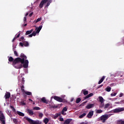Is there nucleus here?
<instances>
[{"mask_svg":"<svg viewBox=\"0 0 124 124\" xmlns=\"http://www.w3.org/2000/svg\"><path fill=\"white\" fill-rule=\"evenodd\" d=\"M8 61L12 62V65L16 69H21L23 67V64L24 68H27L29 66V61L27 60V56L24 53H21L20 57L15 60L12 57H10Z\"/></svg>","mask_w":124,"mask_h":124,"instance_id":"obj_1","label":"nucleus"},{"mask_svg":"<svg viewBox=\"0 0 124 124\" xmlns=\"http://www.w3.org/2000/svg\"><path fill=\"white\" fill-rule=\"evenodd\" d=\"M25 118L26 121H28L31 124H41V122L39 120L34 121L28 117H25Z\"/></svg>","mask_w":124,"mask_h":124,"instance_id":"obj_2","label":"nucleus"},{"mask_svg":"<svg viewBox=\"0 0 124 124\" xmlns=\"http://www.w3.org/2000/svg\"><path fill=\"white\" fill-rule=\"evenodd\" d=\"M0 123L1 124H5V116L1 110H0Z\"/></svg>","mask_w":124,"mask_h":124,"instance_id":"obj_3","label":"nucleus"},{"mask_svg":"<svg viewBox=\"0 0 124 124\" xmlns=\"http://www.w3.org/2000/svg\"><path fill=\"white\" fill-rule=\"evenodd\" d=\"M108 118L109 115L108 114L103 115L100 117V121H101L103 123H104Z\"/></svg>","mask_w":124,"mask_h":124,"instance_id":"obj_4","label":"nucleus"},{"mask_svg":"<svg viewBox=\"0 0 124 124\" xmlns=\"http://www.w3.org/2000/svg\"><path fill=\"white\" fill-rule=\"evenodd\" d=\"M123 111H124V108H118L111 110V113L117 114L118 113L123 112Z\"/></svg>","mask_w":124,"mask_h":124,"instance_id":"obj_5","label":"nucleus"},{"mask_svg":"<svg viewBox=\"0 0 124 124\" xmlns=\"http://www.w3.org/2000/svg\"><path fill=\"white\" fill-rule=\"evenodd\" d=\"M53 98L54 99H55V100H56V101H58V102H63V99H62V98L60 97L59 96H54Z\"/></svg>","mask_w":124,"mask_h":124,"instance_id":"obj_6","label":"nucleus"},{"mask_svg":"<svg viewBox=\"0 0 124 124\" xmlns=\"http://www.w3.org/2000/svg\"><path fill=\"white\" fill-rule=\"evenodd\" d=\"M47 1H49V0H42L39 5V8H42V7H43V5H44V4H45Z\"/></svg>","mask_w":124,"mask_h":124,"instance_id":"obj_7","label":"nucleus"},{"mask_svg":"<svg viewBox=\"0 0 124 124\" xmlns=\"http://www.w3.org/2000/svg\"><path fill=\"white\" fill-rule=\"evenodd\" d=\"M10 96H11V94L10 93V92H6L5 95L4 96L5 99H8V98H10Z\"/></svg>","mask_w":124,"mask_h":124,"instance_id":"obj_8","label":"nucleus"},{"mask_svg":"<svg viewBox=\"0 0 124 124\" xmlns=\"http://www.w3.org/2000/svg\"><path fill=\"white\" fill-rule=\"evenodd\" d=\"M93 116V111H90L89 112V113L88 114V115H87V117L88 118V119H91L92 118V117Z\"/></svg>","mask_w":124,"mask_h":124,"instance_id":"obj_9","label":"nucleus"},{"mask_svg":"<svg viewBox=\"0 0 124 124\" xmlns=\"http://www.w3.org/2000/svg\"><path fill=\"white\" fill-rule=\"evenodd\" d=\"M27 112L30 116H32L34 114V113H33V111H32L31 109H27Z\"/></svg>","mask_w":124,"mask_h":124,"instance_id":"obj_10","label":"nucleus"},{"mask_svg":"<svg viewBox=\"0 0 124 124\" xmlns=\"http://www.w3.org/2000/svg\"><path fill=\"white\" fill-rule=\"evenodd\" d=\"M41 100L42 102H43V103H46V104H48V103H49V101L46 100V98L45 97H42L41 99Z\"/></svg>","mask_w":124,"mask_h":124,"instance_id":"obj_11","label":"nucleus"},{"mask_svg":"<svg viewBox=\"0 0 124 124\" xmlns=\"http://www.w3.org/2000/svg\"><path fill=\"white\" fill-rule=\"evenodd\" d=\"M93 106H94V104H89L86 107V109H91L93 108Z\"/></svg>","mask_w":124,"mask_h":124,"instance_id":"obj_12","label":"nucleus"},{"mask_svg":"<svg viewBox=\"0 0 124 124\" xmlns=\"http://www.w3.org/2000/svg\"><path fill=\"white\" fill-rule=\"evenodd\" d=\"M41 29H42V26H40L38 28L36 27L35 31L37 33H39L40 31H41Z\"/></svg>","mask_w":124,"mask_h":124,"instance_id":"obj_13","label":"nucleus"},{"mask_svg":"<svg viewBox=\"0 0 124 124\" xmlns=\"http://www.w3.org/2000/svg\"><path fill=\"white\" fill-rule=\"evenodd\" d=\"M93 96V93H91L89 94L86 95L85 97H84V99H87V98H90V97H92V96Z\"/></svg>","mask_w":124,"mask_h":124,"instance_id":"obj_14","label":"nucleus"},{"mask_svg":"<svg viewBox=\"0 0 124 124\" xmlns=\"http://www.w3.org/2000/svg\"><path fill=\"white\" fill-rule=\"evenodd\" d=\"M71 121H72V119H67L66 120H65L63 124H70Z\"/></svg>","mask_w":124,"mask_h":124,"instance_id":"obj_15","label":"nucleus"},{"mask_svg":"<svg viewBox=\"0 0 124 124\" xmlns=\"http://www.w3.org/2000/svg\"><path fill=\"white\" fill-rule=\"evenodd\" d=\"M81 93H83L84 95H87L89 93V91L86 90V89L82 90Z\"/></svg>","mask_w":124,"mask_h":124,"instance_id":"obj_16","label":"nucleus"},{"mask_svg":"<svg viewBox=\"0 0 124 124\" xmlns=\"http://www.w3.org/2000/svg\"><path fill=\"white\" fill-rule=\"evenodd\" d=\"M33 31V29H31L30 31H27L26 32L25 35H29V34H31V32H32Z\"/></svg>","mask_w":124,"mask_h":124,"instance_id":"obj_17","label":"nucleus"},{"mask_svg":"<svg viewBox=\"0 0 124 124\" xmlns=\"http://www.w3.org/2000/svg\"><path fill=\"white\" fill-rule=\"evenodd\" d=\"M66 111H67V107H64V108H63L61 113L62 115H64V112H66Z\"/></svg>","mask_w":124,"mask_h":124,"instance_id":"obj_18","label":"nucleus"},{"mask_svg":"<svg viewBox=\"0 0 124 124\" xmlns=\"http://www.w3.org/2000/svg\"><path fill=\"white\" fill-rule=\"evenodd\" d=\"M16 113L18 114V115H19V116H20L21 117H24L25 116V114L21 111H17Z\"/></svg>","mask_w":124,"mask_h":124,"instance_id":"obj_19","label":"nucleus"},{"mask_svg":"<svg viewBox=\"0 0 124 124\" xmlns=\"http://www.w3.org/2000/svg\"><path fill=\"white\" fill-rule=\"evenodd\" d=\"M23 43L24 44V46H25V47H29L30 44H29V42L24 41V42H23Z\"/></svg>","mask_w":124,"mask_h":124,"instance_id":"obj_20","label":"nucleus"},{"mask_svg":"<svg viewBox=\"0 0 124 124\" xmlns=\"http://www.w3.org/2000/svg\"><path fill=\"white\" fill-rule=\"evenodd\" d=\"M104 79H105V76H103L102 78L100 79V80L98 82V84H101L103 81H104Z\"/></svg>","mask_w":124,"mask_h":124,"instance_id":"obj_21","label":"nucleus"},{"mask_svg":"<svg viewBox=\"0 0 124 124\" xmlns=\"http://www.w3.org/2000/svg\"><path fill=\"white\" fill-rule=\"evenodd\" d=\"M20 88H21V92L23 93L24 92H25V86H24V84H21V86H20Z\"/></svg>","mask_w":124,"mask_h":124,"instance_id":"obj_22","label":"nucleus"},{"mask_svg":"<svg viewBox=\"0 0 124 124\" xmlns=\"http://www.w3.org/2000/svg\"><path fill=\"white\" fill-rule=\"evenodd\" d=\"M99 102L100 103L104 102L105 101V100H104V99L103 98V97H102V96H99Z\"/></svg>","mask_w":124,"mask_h":124,"instance_id":"obj_23","label":"nucleus"},{"mask_svg":"<svg viewBox=\"0 0 124 124\" xmlns=\"http://www.w3.org/2000/svg\"><path fill=\"white\" fill-rule=\"evenodd\" d=\"M23 93H25V94H27V95H32L31 92L28 91H24Z\"/></svg>","mask_w":124,"mask_h":124,"instance_id":"obj_24","label":"nucleus"},{"mask_svg":"<svg viewBox=\"0 0 124 124\" xmlns=\"http://www.w3.org/2000/svg\"><path fill=\"white\" fill-rule=\"evenodd\" d=\"M110 107V104L107 103L105 105L104 109H106L107 108H109Z\"/></svg>","mask_w":124,"mask_h":124,"instance_id":"obj_25","label":"nucleus"},{"mask_svg":"<svg viewBox=\"0 0 124 124\" xmlns=\"http://www.w3.org/2000/svg\"><path fill=\"white\" fill-rule=\"evenodd\" d=\"M111 87L108 86L106 89H105V91H106V92H108L109 93V92H111Z\"/></svg>","mask_w":124,"mask_h":124,"instance_id":"obj_26","label":"nucleus"},{"mask_svg":"<svg viewBox=\"0 0 124 124\" xmlns=\"http://www.w3.org/2000/svg\"><path fill=\"white\" fill-rule=\"evenodd\" d=\"M86 115H87V113H83L82 114L80 115L79 116V119H82V118H84V117H85V116H86Z\"/></svg>","mask_w":124,"mask_h":124,"instance_id":"obj_27","label":"nucleus"},{"mask_svg":"<svg viewBox=\"0 0 124 124\" xmlns=\"http://www.w3.org/2000/svg\"><path fill=\"white\" fill-rule=\"evenodd\" d=\"M42 20L41 17L38 18L36 20H34V23L36 24V23H38V22H40Z\"/></svg>","mask_w":124,"mask_h":124,"instance_id":"obj_28","label":"nucleus"},{"mask_svg":"<svg viewBox=\"0 0 124 124\" xmlns=\"http://www.w3.org/2000/svg\"><path fill=\"white\" fill-rule=\"evenodd\" d=\"M102 112H103V111L101 109H98L96 111V113L97 114H101V113H102Z\"/></svg>","mask_w":124,"mask_h":124,"instance_id":"obj_29","label":"nucleus"},{"mask_svg":"<svg viewBox=\"0 0 124 124\" xmlns=\"http://www.w3.org/2000/svg\"><path fill=\"white\" fill-rule=\"evenodd\" d=\"M44 122L45 124H48L49 122V119L48 118H45L44 120Z\"/></svg>","mask_w":124,"mask_h":124,"instance_id":"obj_30","label":"nucleus"},{"mask_svg":"<svg viewBox=\"0 0 124 124\" xmlns=\"http://www.w3.org/2000/svg\"><path fill=\"white\" fill-rule=\"evenodd\" d=\"M105 107L104 102L100 103V104L99 106L100 108H103V107Z\"/></svg>","mask_w":124,"mask_h":124,"instance_id":"obj_31","label":"nucleus"},{"mask_svg":"<svg viewBox=\"0 0 124 124\" xmlns=\"http://www.w3.org/2000/svg\"><path fill=\"white\" fill-rule=\"evenodd\" d=\"M10 107L11 109H12V111H13V112H16V109H15V108H14V107H13V106H10Z\"/></svg>","mask_w":124,"mask_h":124,"instance_id":"obj_32","label":"nucleus"},{"mask_svg":"<svg viewBox=\"0 0 124 124\" xmlns=\"http://www.w3.org/2000/svg\"><path fill=\"white\" fill-rule=\"evenodd\" d=\"M25 40H26V39H25V38H24V37H21L19 39V41H21L22 42H24Z\"/></svg>","mask_w":124,"mask_h":124,"instance_id":"obj_33","label":"nucleus"},{"mask_svg":"<svg viewBox=\"0 0 124 124\" xmlns=\"http://www.w3.org/2000/svg\"><path fill=\"white\" fill-rule=\"evenodd\" d=\"M39 117L40 119H42V117H43V113L42 112H39Z\"/></svg>","mask_w":124,"mask_h":124,"instance_id":"obj_34","label":"nucleus"},{"mask_svg":"<svg viewBox=\"0 0 124 124\" xmlns=\"http://www.w3.org/2000/svg\"><path fill=\"white\" fill-rule=\"evenodd\" d=\"M33 110H40V108H39V107H35L33 108Z\"/></svg>","mask_w":124,"mask_h":124,"instance_id":"obj_35","label":"nucleus"},{"mask_svg":"<svg viewBox=\"0 0 124 124\" xmlns=\"http://www.w3.org/2000/svg\"><path fill=\"white\" fill-rule=\"evenodd\" d=\"M81 101V98H78L76 100V103H79Z\"/></svg>","mask_w":124,"mask_h":124,"instance_id":"obj_36","label":"nucleus"},{"mask_svg":"<svg viewBox=\"0 0 124 124\" xmlns=\"http://www.w3.org/2000/svg\"><path fill=\"white\" fill-rule=\"evenodd\" d=\"M21 84L22 85H24V84H25V78H22V79H21Z\"/></svg>","mask_w":124,"mask_h":124,"instance_id":"obj_37","label":"nucleus"},{"mask_svg":"<svg viewBox=\"0 0 124 124\" xmlns=\"http://www.w3.org/2000/svg\"><path fill=\"white\" fill-rule=\"evenodd\" d=\"M20 105H22V106H26V103H25L24 101L20 102Z\"/></svg>","mask_w":124,"mask_h":124,"instance_id":"obj_38","label":"nucleus"},{"mask_svg":"<svg viewBox=\"0 0 124 124\" xmlns=\"http://www.w3.org/2000/svg\"><path fill=\"white\" fill-rule=\"evenodd\" d=\"M13 122L15 124H18V121H17V119H13Z\"/></svg>","mask_w":124,"mask_h":124,"instance_id":"obj_39","label":"nucleus"},{"mask_svg":"<svg viewBox=\"0 0 124 124\" xmlns=\"http://www.w3.org/2000/svg\"><path fill=\"white\" fill-rule=\"evenodd\" d=\"M36 33H37L36 31H33L31 34L33 36H35L36 35Z\"/></svg>","mask_w":124,"mask_h":124,"instance_id":"obj_40","label":"nucleus"},{"mask_svg":"<svg viewBox=\"0 0 124 124\" xmlns=\"http://www.w3.org/2000/svg\"><path fill=\"white\" fill-rule=\"evenodd\" d=\"M20 34H21V31H19V32H18V34L16 36V38H18V37H20Z\"/></svg>","mask_w":124,"mask_h":124,"instance_id":"obj_41","label":"nucleus"},{"mask_svg":"<svg viewBox=\"0 0 124 124\" xmlns=\"http://www.w3.org/2000/svg\"><path fill=\"white\" fill-rule=\"evenodd\" d=\"M14 55L16 56V57H18L19 55H18V52H17L16 51H14Z\"/></svg>","mask_w":124,"mask_h":124,"instance_id":"obj_42","label":"nucleus"},{"mask_svg":"<svg viewBox=\"0 0 124 124\" xmlns=\"http://www.w3.org/2000/svg\"><path fill=\"white\" fill-rule=\"evenodd\" d=\"M51 0H49V1L47 3V4L46 5V7H48V6H49V5H50V4L51 3Z\"/></svg>","mask_w":124,"mask_h":124,"instance_id":"obj_43","label":"nucleus"},{"mask_svg":"<svg viewBox=\"0 0 124 124\" xmlns=\"http://www.w3.org/2000/svg\"><path fill=\"white\" fill-rule=\"evenodd\" d=\"M23 21H24V23H27V17L26 16L24 17Z\"/></svg>","mask_w":124,"mask_h":124,"instance_id":"obj_44","label":"nucleus"},{"mask_svg":"<svg viewBox=\"0 0 124 124\" xmlns=\"http://www.w3.org/2000/svg\"><path fill=\"white\" fill-rule=\"evenodd\" d=\"M117 95V93H111L110 94L111 96H116V95Z\"/></svg>","mask_w":124,"mask_h":124,"instance_id":"obj_45","label":"nucleus"},{"mask_svg":"<svg viewBox=\"0 0 124 124\" xmlns=\"http://www.w3.org/2000/svg\"><path fill=\"white\" fill-rule=\"evenodd\" d=\"M19 45H20L21 47H24V43L20 42Z\"/></svg>","mask_w":124,"mask_h":124,"instance_id":"obj_46","label":"nucleus"},{"mask_svg":"<svg viewBox=\"0 0 124 124\" xmlns=\"http://www.w3.org/2000/svg\"><path fill=\"white\" fill-rule=\"evenodd\" d=\"M16 39H17V37H15L13 39L12 41V42H14V41H15V40H16Z\"/></svg>","mask_w":124,"mask_h":124,"instance_id":"obj_47","label":"nucleus"},{"mask_svg":"<svg viewBox=\"0 0 124 124\" xmlns=\"http://www.w3.org/2000/svg\"><path fill=\"white\" fill-rule=\"evenodd\" d=\"M59 121H60V122H63V119L61 117V118H60V119H59Z\"/></svg>","mask_w":124,"mask_h":124,"instance_id":"obj_48","label":"nucleus"},{"mask_svg":"<svg viewBox=\"0 0 124 124\" xmlns=\"http://www.w3.org/2000/svg\"><path fill=\"white\" fill-rule=\"evenodd\" d=\"M124 95V93H120L119 95V97H122Z\"/></svg>","mask_w":124,"mask_h":124,"instance_id":"obj_49","label":"nucleus"},{"mask_svg":"<svg viewBox=\"0 0 124 124\" xmlns=\"http://www.w3.org/2000/svg\"><path fill=\"white\" fill-rule=\"evenodd\" d=\"M33 14V12H32L31 14H30L29 15V17H31V16H32Z\"/></svg>","mask_w":124,"mask_h":124,"instance_id":"obj_50","label":"nucleus"},{"mask_svg":"<svg viewBox=\"0 0 124 124\" xmlns=\"http://www.w3.org/2000/svg\"><path fill=\"white\" fill-rule=\"evenodd\" d=\"M102 87H103V84H102L101 85H99L98 87V89H99V88H101Z\"/></svg>","mask_w":124,"mask_h":124,"instance_id":"obj_51","label":"nucleus"},{"mask_svg":"<svg viewBox=\"0 0 124 124\" xmlns=\"http://www.w3.org/2000/svg\"><path fill=\"white\" fill-rule=\"evenodd\" d=\"M32 34H31L30 35H28V37H32Z\"/></svg>","mask_w":124,"mask_h":124,"instance_id":"obj_52","label":"nucleus"},{"mask_svg":"<svg viewBox=\"0 0 124 124\" xmlns=\"http://www.w3.org/2000/svg\"><path fill=\"white\" fill-rule=\"evenodd\" d=\"M80 124H88V123H86V122H81Z\"/></svg>","mask_w":124,"mask_h":124,"instance_id":"obj_53","label":"nucleus"},{"mask_svg":"<svg viewBox=\"0 0 124 124\" xmlns=\"http://www.w3.org/2000/svg\"><path fill=\"white\" fill-rule=\"evenodd\" d=\"M27 24H23V25H22V27H27Z\"/></svg>","mask_w":124,"mask_h":124,"instance_id":"obj_54","label":"nucleus"},{"mask_svg":"<svg viewBox=\"0 0 124 124\" xmlns=\"http://www.w3.org/2000/svg\"><path fill=\"white\" fill-rule=\"evenodd\" d=\"M56 117H59V116H60V114H59V113H56Z\"/></svg>","mask_w":124,"mask_h":124,"instance_id":"obj_55","label":"nucleus"},{"mask_svg":"<svg viewBox=\"0 0 124 124\" xmlns=\"http://www.w3.org/2000/svg\"><path fill=\"white\" fill-rule=\"evenodd\" d=\"M28 15H29V13H27L25 15V17H27V16H28Z\"/></svg>","mask_w":124,"mask_h":124,"instance_id":"obj_56","label":"nucleus"},{"mask_svg":"<svg viewBox=\"0 0 124 124\" xmlns=\"http://www.w3.org/2000/svg\"><path fill=\"white\" fill-rule=\"evenodd\" d=\"M121 124H124V121H122Z\"/></svg>","mask_w":124,"mask_h":124,"instance_id":"obj_57","label":"nucleus"},{"mask_svg":"<svg viewBox=\"0 0 124 124\" xmlns=\"http://www.w3.org/2000/svg\"><path fill=\"white\" fill-rule=\"evenodd\" d=\"M87 102H88V101L83 102V104H85V103H87Z\"/></svg>","mask_w":124,"mask_h":124,"instance_id":"obj_58","label":"nucleus"},{"mask_svg":"<svg viewBox=\"0 0 124 124\" xmlns=\"http://www.w3.org/2000/svg\"><path fill=\"white\" fill-rule=\"evenodd\" d=\"M29 101H31V102H32V100H31V99H29Z\"/></svg>","mask_w":124,"mask_h":124,"instance_id":"obj_59","label":"nucleus"},{"mask_svg":"<svg viewBox=\"0 0 124 124\" xmlns=\"http://www.w3.org/2000/svg\"><path fill=\"white\" fill-rule=\"evenodd\" d=\"M33 104H35L34 102L33 103Z\"/></svg>","mask_w":124,"mask_h":124,"instance_id":"obj_60","label":"nucleus"},{"mask_svg":"<svg viewBox=\"0 0 124 124\" xmlns=\"http://www.w3.org/2000/svg\"><path fill=\"white\" fill-rule=\"evenodd\" d=\"M8 62V63H9V62Z\"/></svg>","mask_w":124,"mask_h":124,"instance_id":"obj_61","label":"nucleus"},{"mask_svg":"<svg viewBox=\"0 0 124 124\" xmlns=\"http://www.w3.org/2000/svg\"><path fill=\"white\" fill-rule=\"evenodd\" d=\"M71 101H72V100H71Z\"/></svg>","mask_w":124,"mask_h":124,"instance_id":"obj_62","label":"nucleus"}]
</instances>
